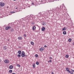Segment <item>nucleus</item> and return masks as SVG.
Here are the masks:
<instances>
[{"instance_id":"23","label":"nucleus","mask_w":74,"mask_h":74,"mask_svg":"<svg viewBox=\"0 0 74 74\" xmlns=\"http://www.w3.org/2000/svg\"><path fill=\"white\" fill-rule=\"evenodd\" d=\"M69 73H70L71 74H74V73L73 72V71H70V72H69Z\"/></svg>"},{"instance_id":"8","label":"nucleus","mask_w":74,"mask_h":74,"mask_svg":"<svg viewBox=\"0 0 74 74\" xmlns=\"http://www.w3.org/2000/svg\"><path fill=\"white\" fill-rule=\"evenodd\" d=\"M13 68V66L12 65H10L9 67L10 69H12Z\"/></svg>"},{"instance_id":"15","label":"nucleus","mask_w":74,"mask_h":74,"mask_svg":"<svg viewBox=\"0 0 74 74\" xmlns=\"http://www.w3.org/2000/svg\"><path fill=\"white\" fill-rule=\"evenodd\" d=\"M42 24L43 25H45V22H43L42 23Z\"/></svg>"},{"instance_id":"29","label":"nucleus","mask_w":74,"mask_h":74,"mask_svg":"<svg viewBox=\"0 0 74 74\" xmlns=\"http://www.w3.org/2000/svg\"><path fill=\"white\" fill-rule=\"evenodd\" d=\"M71 71H72V72H74V70H73V69H71Z\"/></svg>"},{"instance_id":"9","label":"nucleus","mask_w":74,"mask_h":74,"mask_svg":"<svg viewBox=\"0 0 74 74\" xmlns=\"http://www.w3.org/2000/svg\"><path fill=\"white\" fill-rule=\"evenodd\" d=\"M7 49V46H5L3 47V49H4V50H5L6 49Z\"/></svg>"},{"instance_id":"37","label":"nucleus","mask_w":74,"mask_h":74,"mask_svg":"<svg viewBox=\"0 0 74 74\" xmlns=\"http://www.w3.org/2000/svg\"><path fill=\"white\" fill-rule=\"evenodd\" d=\"M12 74H16V73H12Z\"/></svg>"},{"instance_id":"4","label":"nucleus","mask_w":74,"mask_h":74,"mask_svg":"<svg viewBox=\"0 0 74 74\" xmlns=\"http://www.w3.org/2000/svg\"><path fill=\"white\" fill-rule=\"evenodd\" d=\"M4 62L5 63H9V60H5Z\"/></svg>"},{"instance_id":"6","label":"nucleus","mask_w":74,"mask_h":74,"mask_svg":"<svg viewBox=\"0 0 74 74\" xmlns=\"http://www.w3.org/2000/svg\"><path fill=\"white\" fill-rule=\"evenodd\" d=\"M69 68H66V70L67 71L68 73H70V71H69Z\"/></svg>"},{"instance_id":"40","label":"nucleus","mask_w":74,"mask_h":74,"mask_svg":"<svg viewBox=\"0 0 74 74\" xmlns=\"http://www.w3.org/2000/svg\"><path fill=\"white\" fill-rule=\"evenodd\" d=\"M73 45H74V42L73 43Z\"/></svg>"},{"instance_id":"7","label":"nucleus","mask_w":74,"mask_h":74,"mask_svg":"<svg viewBox=\"0 0 74 74\" xmlns=\"http://www.w3.org/2000/svg\"><path fill=\"white\" fill-rule=\"evenodd\" d=\"M42 31H45V27H42L41 28Z\"/></svg>"},{"instance_id":"22","label":"nucleus","mask_w":74,"mask_h":74,"mask_svg":"<svg viewBox=\"0 0 74 74\" xmlns=\"http://www.w3.org/2000/svg\"><path fill=\"white\" fill-rule=\"evenodd\" d=\"M65 57L66 58H68L69 57V55H66L65 56Z\"/></svg>"},{"instance_id":"19","label":"nucleus","mask_w":74,"mask_h":74,"mask_svg":"<svg viewBox=\"0 0 74 74\" xmlns=\"http://www.w3.org/2000/svg\"><path fill=\"white\" fill-rule=\"evenodd\" d=\"M14 29L13 28L11 29V31L12 32H14Z\"/></svg>"},{"instance_id":"17","label":"nucleus","mask_w":74,"mask_h":74,"mask_svg":"<svg viewBox=\"0 0 74 74\" xmlns=\"http://www.w3.org/2000/svg\"><path fill=\"white\" fill-rule=\"evenodd\" d=\"M35 56L36 58H38V55H37V54H36L35 55Z\"/></svg>"},{"instance_id":"41","label":"nucleus","mask_w":74,"mask_h":74,"mask_svg":"<svg viewBox=\"0 0 74 74\" xmlns=\"http://www.w3.org/2000/svg\"><path fill=\"white\" fill-rule=\"evenodd\" d=\"M14 1H16V0H13Z\"/></svg>"},{"instance_id":"34","label":"nucleus","mask_w":74,"mask_h":74,"mask_svg":"<svg viewBox=\"0 0 74 74\" xmlns=\"http://www.w3.org/2000/svg\"><path fill=\"white\" fill-rule=\"evenodd\" d=\"M51 74H54V73H53V72H51Z\"/></svg>"},{"instance_id":"3","label":"nucleus","mask_w":74,"mask_h":74,"mask_svg":"<svg viewBox=\"0 0 74 74\" xmlns=\"http://www.w3.org/2000/svg\"><path fill=\"white\" fill-rule=\"evenodd\" d=\"M11 27H10V26H9V27H5V30H8V29H11Z\"/></svg>"},{"instance_id":"1","label":"nucleus","mask_w":74,"mask_h":74,"mask_svg":"<svg viewBox=\"0 0 74 74\" xmlns=\"http://www.w3.org/2000/svg\"><path fill=\"white\" fill-rule=\"evenodd\" d=\"M21 56L22 57H24L25 56V53L23 51H22L21 53Z\"/></svg>"},{"instance_id":"14","label":"nucleus","mask_w":74,"mask_h":74,"mask_svg":"<svg viewBox=\"0 0 74 74\" xmlns=\"http://www.w3.org/2000/svg\"><path fill=\"white\" fill-rule=\"evenodd\" d=\"M12 70H10L9 71V72L10 73H12Z\"/></svg>"},{"instance_id":"33","label":"nucleus","mask_w":74,"mask_h":74,"mask_svg":"<svg viewBox=\"0 0 74 74\" xmlns=\"http://www.w3.org/2000/svg\"><path fill=\"white\" fill-rule=\"evenodd\" d=\"M25 57H27V55H25Z\"/></svg>"},{"instance_id":"18","label":"nucleus","mask_w":74,"mask_h":74,"mask_svg":"<svg viewBox=\"0 0 74 74\" xmlns=\"http://www.w3.org/2000/svg\"><path fill=\"white\" fill-rule=\"evenodd\" d=\"M33 68H36V66H35V64H33Z\"/></svg>"},{"instance_id":"13","label":"nucleus","mask_w":74,"mask_h":74,"mask_svg":"<svg viewBox=\"0 0 74 74\" xmlns=\"http://www.w3.org/2000/svg\"><path fill=\"white\" fill-rule=\"evenodd\" d=\"M31 44L32 45H34V43L33 42H31Z\"/></svg>"},{"instance_id":"38","label":"nucleus","mask_w":74,"mask_h":74,"mask_svg":"<svg viewBox=\"0 0 74 74\" xmlns=\"http://www.w3.org/2000/svg\"><path fill=\"white\" fill-rule=\"evenodd\" d=\"M1 62V59H0V62Z\"/></svg>"},{"instance_id":"16","label":"nucleus","mask_w":74,"mask_h":74,"mask_svg":"<svg viewBox=\"0 0 74 74\" xmlns=\"http://www.w3.org/2000/svg\"><path fill=\"white\" fill-rule=\"evenodd\" d=\"M62 30H63V31H64L66 30V27H64L62 29Z\"/></svg>"},{"instance_id":"32","label":"nucleus","mask_w":74,"mask_h":74,"mask_svg":"<svg viewBox=\"0 0 74 74\" xmlns=\"http://www.w3.org/2000/svg\"><path fill=\"white\" fill-rule=\"evenodd\" d=\"M39 14H40V15H41V12L39 13Z\"/></svg>"},{"instance_id":"2","label":"nucleus","mask_w":74,"mask_h":74,"mask_svg":"<svg viewBox=\"0 0 74 74\" xmlns=\"http://www.w3.org/2000/svg\"><path fill=\"white\" fill-rule=\"evenodd\" d=\"M5 5V3L3 2L0 3V5H1V7H4Z\"/></svg>"},{"instance_id":"25","label":"nucleus","mask_w":74,"mask_h":74,"mask_svg":"<svg viewBox=\"0 0 74 74\" xmlns=\"http://www.w3.org/2000/svg\"><path fill=\"white\" fill-rule=\"evenodd\" d=\"M36 64L37 65H38V64H39V62H37Z\"/></svg>"},{"instance_id":"24","label":"nucleus","mask_w":74,"mask_h":74,"mask_svg":"<svg viewBox=\"0 0 74 74\" xmlns=\"http://www.w3.org/2000/svg\"><path fill=\"white\" fill-rule=\"evenodd\" d=\"M21 55H20V54H18L17 55V57H18V58H20V57H21Z\"/></svg>"},{"instance_id":"31","label":"nucleus","mask_w":74,"mask_h":74,"mask_svg":"<svg viewBox=\"0 0 74 74\" xmlns=\"http://www.w3.org/2000/svg\"><path fill=\"white\" fill-rule=\"evenodd\" d=\"M44 47H45V48L47 47V45H45V46H44Z\"/></svg>"},{"instance_id":"30","label":"nucleus","mask_w":74,"mask_h":74,"mask_svg":"<svg viewBox=\"0 0 74 74\" xmlns=\"http://www.w3.org/2000/svg\"><path fill=\"white\" fill-rule=\"evenodd\" d=\"M24 37H26V34H25L24 35Z\"/></svg>"},{"instance_id":"20","label":"nucleus","mask_w":74,"mask_h":74,"mask_svg":"<svg viewBox=\"0 0 74 74\" xmlns=\"http://www.w3.org/2000/svg\"><path fill=\"white\" fill-rule=\"evenodd\" d=\"M72 40L71 39H69L68 40V41H69V42H71V41Z\"/></svg>"},{"instance_id":"42","label":"nucleus","mask_w":74,"mask_h":74,"mask_svg":"<svg viewBox=\"0 0 74 74\" xmlns=\"http://www.w3.org/2000/svg\"><path fill=\"white\" fill-rule=\"evenodd\" d=\"M60 8H61V6H60Z\"/></svg>"},{"instance_id":"5","label":"nucleus","mask_w":74,"mask_h":74,"mask_svg":"<svg viewBox=\"0 0 74 74\" xmlns=\"http://www.w3.org/2000/svg\"><path fill=\"white\" fill-rule=\"evenodd\" d=\"M44 48L43 47H41L40 49V51L41 52H42L43 51H44Z\"/></svg>"},{"instance_id":"11","label":"nucleus","mask_w":74,"mask_h":74,"mask_svg":"<svg viewBox=\"0 0 74 74\" xmlns=\"http://www.w3.org/2000/svg\"><path fill=\"white\" fill-rule=\"evenodd\" d=\"M18 53H19V54H21V53H22V52H21V51L19 50L18 51Z\"/></svg>"},{"instance_id":"27","label":"nucleus","mask_w":74,"mask_h":74,"mask_svg":"<svg viewBox=\"0 0 74 74\" xmlns=\"http://www.w3.org/2000/svg\"><path fill=\"white\" fill-rule=\"evenodd\" d=\"M49 58L50 60H51V59H52V58L51 57H49Z\"/></svg>"},{"instance_id":"28","label":"nucleus","mask_w":74,"mask_h":74,"mask_svg":"<svg viewBox=\"0 0 74 74\" xmlns=\"http://www.w3.org/2000/svg\"><path fill=\"white\" fill-rule=\"evenodd\" d=\"M17 66H18V67H20V65H19V64H17Z\"/></svg>"},{"instance_id":"21","label":"nucleus","mask_w":74,"mask_h":74,"mask_svg":"<svg viewBox=\"0 0 74 74\" xmlns=\"http://www.w3.org/2000/svg\"><path fill=\"white\" fill-rule=\"evenodd\" d=\"M63 34H66V32L65 31H64L63 32Z\"/></svg>"},{"instance_id":"39","label":"nucleus","mask_w":74,"mask_h":74,"mask_svg":"<svg viewBox=\"0 0 74 74\" xmlns=\"http://www.w3.org/2000/svg\"><path fill=\"white\" fill-rule=\"evenodd\" d=\"M15 9H18V8H15Z\"/></svg>"},{"instance_id":"35","label":"nucleus","mask_w":74,"mask_h":74,"mask_svg":"<svg viewBox=\"0 0 74 74\" xmlns=\"http://www.w3.org/2000/svg\"><path fill=\"white\" fill-rule=\"evenodd\" d=\"M14 13H15V12H12V14H14Z\"/></svg>"},{"instance_id":"10","label":"nucleus","mask_w":74,"mask_h":74,"mask_svg":"<svg viewBox=\"0 0 74 74\" xmlns=\"http://www.w3.org/2000/svg\"><path fill=\"white\" fill-rule=\"evenodd\" d=\"M35 29H36V26H34L32 28V30H35Z\"/></svg>"},{"instance_id":"26","label":"nucleus","mask_w":74,"mask_h":74,"mask_svg":"<svg viewBox=\"0 0 74 74\" xmlns=\"http://www.w3.org/2000/svg\"><path fill=\"white\" fill-rule=\"evenodd\" d=\"M49 62H50V63H51L52 62V60H50L49 61H48V62L49 63Z\"/></svg>"},{"instance_id":"36","label":"nucleus","mask_w":74,"mask_h":74,"mask_svg":"<svg viewBox=\"0 0 74 74\" xmlns=\"http://www.w3.org/2000/svg\"><path fill=\"white\" fill-rule=\"evenodd\" d=\"M32 5H34V3H32Z\"/></svg>"},{"instance_id":"12","label":"nucleus","mask_w":74,"mask_h":74,"mask_svg":"<svg viewBox=\"0 0 74 74\" xmlns=\"http://www.w3.org/2000/svg\"><path fill=\"white\" fill-rule=\"evenodd\" d=\"M18 40H22V37H18Z\"/></svg>"}]
</instances>
